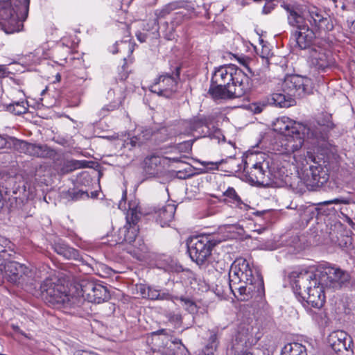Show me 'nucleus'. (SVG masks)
Segmentation results:
<instances>
[{"label": "nucleus", "mask_w": 355, "mask_h": 355, "mask_svg": "<svg viewBox=\"0 0 355 355\" xmlns=\"http://www.w3.org/2000/svg\"><path fill=\"white\" fill-rule=\"evenodd\" d=\"M294 293L315 308L324 303V288L338 289L349 282L345 270L329 263L321 264L315 270L297 269L289 274Z\"/></svg>", "instance_id": "obj_1"}, {"label": "nucleus", "mask_w": 355, "mask_h": 355, "mask_svg": "<svg viewBox=\"0 0 355 355\" xmlns=\"http://www.w3.org/2000/svg\"><path fill=\"white\" fill-rule=\"evenodd\" d=\"M252 88L249 76L234 64L216 67L211 73V85L206 94L214 101L240 98Z\"/></svg>", "instance_id": "obj_2"}, {"label": "nucleus", "mask_w": 355, "mask_h": 355, "mask_svg": "<svg viewBox=\"0 0 355 355\" xmlns=\"http://www.w3.org/2000/svg\"><path fill=\"white\" fill-rule=\"evenodd\" d=\"M52 278L45 279L41 284L40 291L42 298L56 309H63L72 315H81L80 308L89 300L91 295L94 294L97 283L89 279H83L79 286L82 297L70 295L66 292L65 287L57 284Z\"/></svg>", "instance_id": "obj_3"}, {"label": "nucleus", "mask_w": 355, "mask_h": 355, "mask_svg": "<svg viewBox=\"0 0 355 355\" xmlns=\"http://www.w3.org/2000/svg\"><path fill=\"white\" fill-rule=\"evenodd\" d=\"M229 286L232 292L237 291L241 301L254 298L261 300L264 295L263 278L256 269L244 258H237L229 271Z\"/></svg>", "instance_id": "obj_4"}, {"label": "nucleus", "mask_w": 355, "mask_h": 355, "mask_svg": "<svg viewBox=\"0 0 355 355\" xmlns=\"http://www.w3.org/2000/svg\"><path fill=\"white\" fill-rule=\"evenodd\" d=\"M30 0H0V30L7 34L22 30Z\"/></svg>", "instance_id": "obj_5"}, {"label": "nucleus", "mask_w": 355, "mask_h": 355, "mask_svg": "<svg viewBox=\"0 0 355 355\" xmlns=\"http://www.w3.org/2000/svg\"><path fill=\"white\" fill-rule=\"evenodd\" d=\"M244 171L248 180L253 184H260L264 187H279L286 181L280 172H275L269 167L267 161L259 162L253 164L250 171Z\"/></svg>", "instance_id": "obj_6"}, {"label": "nucleus", "mask_w": 355, "mask_h": 355, "mask_svg": "<svg viewBox=\"0 0 355 355\" xmlns=\"http://www.w3.org/2000/svg\"><path fill=\"white\" fill-rule=\"evenodd\" d=\"M304 125L307 139H311V143L314 144L326 141L328 139L329 132L336 128L331 114L327 112L322 113L315 123Z\"/></svg>", "instance_id": "obj_7"}, {"label": "nucleus", "mask_w": 355, "mask_h": 355, "mask_svg": "<svg viewBox=\"0 0 355 355\" xmlns=\"http://www.w3.org/2000/svg\"><path fill=\"white\" fill-rule=\"evenodd\" d=\"M0 266V277L14 284H24L33 277L32 269L17 261L1 262Z\"/></svg>", "instance_id": "obj_8"}, {"label": "nucleus", "mask_w": 355, "mask_h": 355, "mask_svg": "<svg viewBox=\"0 0 355 355\" xmlns=\"http://www.w3.org/2000/svg\"><path fill=\"white\" fill-rule=\"evenodd\" d=\"M311 80L297 75L286 76L282 83V90L289 96L302 97L311 91Z\"/></svg>", "instance_id": "obj_9"}, {"label": "nucleus", "mask_w": 355, "mask_h": 355, "mask_svg": "<svg viewBox=\"0 0 355 355\" xmlns=\"http://www.w3.org/2000/svg\"><path fill=\"white\" fill-rule=\"evenodd\" d=\"M180 67H175V73L172 75L160 76L150 86V90L159 96L170 97L176 89L178 80L180 78Z\"/></svg>", "instance_id": "obj_10"}, {"label": "nucleus", "mask_w": 355, "mask_h": 355, "mask_svg": "<svg viewBox=\"0 0 355 355\" xmlns=\"http://www.w3.org/2000/svg\"><path fill=\"white\" fill-rule=\"evenodd\" d=\"M305 139H307L306 131L291 132L284 136L282 140V146L284 148V153L286 154H293V159L296 162H300L302 159L297 153L301 150Z\"/></svg>", "instance_id": "obj_11"}, {"label": "nucleus", "mask_w": 355, "mask_h": 355, "mask_svg": "<svg viewBox=\"0 0 355 355\" xmlns=\"http://www.w3.org/2000/svg\"><path fill=\"white\" fill-rule=\"evenodd\" d=\"M332 349L338 355H353L354 341L351 336L344 331L332 332L328 338Z\"/></svg>", "instance_id": "obj_12"}, {"label": "nucleus", "mask_w": 355, "mask_h": 355, "mask_svg": "<svg viewBox=\"0 0 355 355\" xmlns=\"http://www.w3.org/2000/svg\"><path fill=\"white\" fill-rule=\"evenodd\" d=\"M327 169L320 164L311 165L304 173L303 180L306 188L315 190L323 186L329 180Z\"/></svg>", "instance_id": "obj_13"}, {"label": "nucleus", "mask_w": 355, "mask_h": 355, "mask_svg": "<svg viewBox=\"0 0 355 355\" xmlns=\"http://www.w3.org/2000/svg\"><path fill=\"white\" fill-rule=\"evenodd\" d=\"M309 62L318 71H325L333 64L331 53L320 44H314L309 51Z\"/></svg>", "instance_id": "obj_14"}, {"label": "nucleus", "mask_w": 355, "mask_h": 355, "mask_svg": "<svg viewBox=\"0 0 355 355\" xmlns=\"http://www.w3.org/2000/svg\"><path fill=\"white\" fill-rule=\"evenodd\" d=\"M19 143V150L21 153L40 158H53L56 155L54 149L45 144H37L28 143L26 141L20 140Z\"/></svg>", "instance_id": "obj_15"}, {"label": "nucleus", "mask_w": 355, "mask_h": 355, "mask_svg": "<svg viewBox=\"0 0 355 355\" xmlns=\"http://www.w3.org/2000/svg\"><path fill=\"white\" fill-rule=\"evenodd\" d=\"M306 17L310 24L316 29L329 31L332 28L327 14L317 7H309Z\"/></svg>", "instance_id": "obj_16"}, {"label": "nucleus", "mask_w": 355, "mask_h": 355, "mask_svg": "<svg viewBox=\"0 0 355 355\" xmlns=\"http://www.w3.org/2000/svg\"><path fill=\"white\" fill-rule=\"evenodd\" d=\"M163 159L159 156L151 155L144 161V171L148 178L159 177L164 173Z\"/></svg>", "instance_id": "obj_17"}, {"label": "nucleus", "mask_w": 355, "mask_h": 355, "mask_svg": "<svg viewBox=\"0 0 355 355\" xmlns=\"http://www.w3.org/2000/svg\"><path fill=\"white\" fill-rule=\"evenodd\" d=\"M274 130L284 136L293 131H306L304 124L297 123L286 116H282L277 119L274 123Z\"/></svg>", "instance_id": "obj_18"}, {"label": "nucleus", "mask_w": 355, "mask_h": 355, "mask_svg": "<svg viewBox=\"0 0 355 355\" xmlns=\"http://www.w3.org/2000/svg\"><path fill=\"white\" fill-rule=\"evenodd\" d=\"M284 8L287 12V20L291 26L296 28L297 31L308 27L306 17L301 14L299 9L290 5H285Z\"/></svg>", "instance_id": "obj_19"}, {"label": "nucleus", "mask_w": 355, "mask_h": 355, "mask_svg": "<svg viewBox=\"0 0 355 355\" xmlns=\"http://www.w3.org/2000/svg\"><path fill=\"white\" fill-rule=\"evenodd\" d=\"M294 36L297 45L301 49H309L310 51L311 46L319 44L313 42L315 35L313 31L309 28V26L304 29L296 31Z\"/></svg>", "instance_id": "obj_20"}, {"label": "nucleus", "mask_w": 355, "mask_h": 355, "mask_svg": "<svg viewBox=\"0 0 355 355\" xmlns=\"http://www.w3.org/2000/svg\"><path fill=\"white\" fill-rule=\"evenodd\" d=\"M252 345L250 336L239 333L232 342L231 352L234 355H252L248 352V348Z\"/></svg>", "instance_id": "obj_21"}, {"label": "nucleus", "mask_w": 355, "mask_h": 355, "mask_svg": "<svg viewBox=\"0 0 355 355\" xmlns=\"http://www.w3.org/2000/svg\"><path fill=\"white\" fill-rule=\"evenodd\" d=\"M176 211V205L168 204L162 208L155 210L156 221L162 226L169 225V223L173 220Z\"/></svg>", "instance_id": "obj_22"}, {"label": "nucleus", "mask_w": 355, "mask_h": 355, "mask_svg": "<svg viewBox=\"0 0 355 355\" xmlns=\"http://www.w3.org/2000/svg\"><path fill=\"white\" fill-rule=\"evenodd\" d=\"M261 62L263 65V67L259 69H256L254 71H252L250 69H248V71L252 74V80L250 81L251 84L254 83L257 85H261L266 83L268 80V67H269V60L267 56L261 55Z\"/></svg>", "instance_id": "obj_23"}, {"label": "nucleus", "mask_w": 355, "mask_h": 355, "mask_svg": "<svg viewBox=\"0 0 355 355\" xmlns=\"http://www.w3.org/2000/svg\"><path fill=\"white\" fill-rule=\"evenodd\" d=\"M53 248L58 254L62 255L67 259L78 260L80 254L78 250L69 246L64 241L59 239L55 241Z\"/></svg>", "instance_id": "obj_24"}, {"label": "nucleus", "mask_w": 355, "mask_h": 355, "mask_svg": "<svg viewBox=\"0 0 355 355\" xmlns=\"http://www.w3.org/2000/svg\"><path fill=\"white\" fill-rule=\"evenodd\" d=\"M138 232V226L125 224L123 227L119 230L116 242L118 243H132L135 241Z\"/></svg>", "instance_id": "obj_25"}, {"label": "nucleus", "mask_w": 355, "mask_h": 355, "mask_svg": "<svg viewBox=\"0 0 355 355\" xmlns=\"http://www.w3.org/2000/svg\"><path fill=\"white\" fill-rule=\"evenodd\" d=\"M214 125H207L201 120V138L209 137L213 141L217 144L220 143V139L225 141V137L219 130L214 129Z\"/></svg>", "instance_id": "obj_26"}, {"label": "nucleus", "mask_w": 355, "mask_h": 355, "mask_svg": "<svg viewBox=\"0 0 355 355\" xmlns=\"http://www.w3.org/2000/svg\"><path fill=\"white\" fill-rule=\"evenodd\" d=\"M268 103H269L270 105L280 107H288L293 104L294 100L286 93H275L272 94L271 96L268 98Z\"/></svg>", "instance_id": "obj_27"}, {"label": "nucleus", "mask_w": 355, "mask_h": 355, "mask_svg": "<svg viewBox=\"0 0 355 355\" xmlns=\"http://www.w3.org/2000/svg\"><path fill=\"white\" fill-rule=\"evenodd\" d=\"M198 243L200 240L198 235L191 236L187 241V252L191 259L198 265L200 264V253L197 247Z\"/></svg>", "instance_id": "obj_28"}, {"label": "nucleus", "mask_w": 355, "mask_h": 355, "mask_svg": "<svg viewBox=\"0 0 355 355\" xmlns=\"http://www.w3.org/2000/svg\"><path fill=\"white\" fill-rule=\"evenodd\" d=\"M13 244L7 239L0 236V263L8 261L15 254L13 250Z\"/></svg>", "instance_id": "obj_29"}, {"label": "nucleus", "mask_w": 355, "mask_h": 355, "mask_svg": "<svg viewBox=\"0 0 355 355\" xmlns=\"http://www.w3.org/2000/svg\"><path fill=\"white\" fill-rule=\"evenodd\" d=\"M182 3L179 2H171L161 9H157L155 11V19H154V25L158 28V20L166 17V15H169L172 11L180 8Z\"/></svg>", "instance_id": "obj_30"}, {"label": "nucleus", "mask_w": 355, "mask_h": 355, "mask_svg": "<svg viewBox=\"0 0 355 355\" xmlns=\"http://www.w3.org/2000/svg\"><path fill=\"white\" fill-rule=\"evenodd\" d=\"M109 298L110 293L107 288L100 284H97L96 292L90 295L88 302L99 304L107 300Z\"/></svg>", "instance_id": "obj_31"}, {"label": "nucleus", "mask_w": 355, "mask_h": 355, "mask_svg": "<svg viewBox=\"0 0 355 355\" xmlns=\"http://www.w3.org/2000/svg\"><path fill=\"white\" fill-rule=\"evenodd\" d=\"M282 355H307V354L304 345L298 343H291L283 347Z\"/></svg>", "instance_id": "obj_32"}, {"label": "nucleus", "mask_w": 355, "mask_h": 355, "mask_svg": "<svg viewBox=\"0 0 355 355\" xmlns=\"http://www.w3.org/2000/svg\"><path fill=\"white\" fill-rule=\"evenodd\" d=\"M200 243L201 244H204L203 248L201 249V257L207 259V258L211 254L212 248L217 244V241L209 238V235L201 233Z\"/></svg>", "instance_id": "obj_33"}, {"label": "nucleus", "mask_w": 355, "mask_h": 355, "mask_svg": "<svg viewBox=\"0 0 355 355\" xmlns=\"http://www.w3.org/2000/svg\"><path fill=\"white\" fill-rule=\"evenodd\" d=\"M27 101H17L6 105V110L15 115L25 114L28 111Z\"/></svg>", "instance_id": "obj_34"}, {"label": "nucleus", "mask_w": 355, "mask_h": 355, "mask_svg": "<svg viewBox=\"0 0 355 355\" xmlns=\"http://www.w3.org/2000/svg\"><path fill=\"white\" fill-rule=\"evenodd\" d=\"M224 195L232 199V202L235 203L236 207L241 209L248 210L250 207L248 205L242 202L240 197L237 195L235 189L232 187H229L224 193Z\"/></svg>", "instance_id": "obj_35"}, {"label": "nucleus", "mask_w": 355, "mask_h": 355, "mask_svg": "<svg viewBox=\"0 0 355 355\" xmlns=\"http://www.w3.org/2000/svg\"><path fill=\"white\" fill-rule=\"evenodd\" d=\"M175 300H179L183 308L189 313L194 314L198 312V306L196 302L189 297H175Z\"/></svg>", "instance_id": "obj_36"}, {"label": "nucleus", "mask_w": 355, "mask_h": 355, "mask_svg": "<svg viewBox=\"0 0 355 355\" xmlns=\"http://www.w3.org/2000/svg\"><path fill=\"white\" fill-rule=\"evenodd\" d=\"M17 141H20V140L6 135H0V150L9 149L12 146L19 149V143Z\"/></svg>", "instance_id": "obj_37"}, {"label": "nucleus", "mask_w": 355, "mask_h": 355, "mask_svg": "<svg viewBox=\"0 0 355 355\" xmlns=\"http://www.w3.org/2000/svg\"><path fill=\"white\" fill-rule=\"evenodd\" d=\"M218 346L217 336L214 331L210 332L208 343L206 344L203 351L204 355H214Z\"/></svg>", "instance_id": "obj_38"}, {"label": "nucleus", "mask_w": 355, "mask_h": 355, "mask_svg": "<svg viewBox=\"0 0 355 355\" xmlns=\"http://www.w3.org/2000/svg\"><path fill=\"white\" fill-rule=\"evenodd\" d=\"M85 166L84 162L71 159L64 162L61 170L64 173H69L76 169L84 168Z\"/></svg>", "instance_id": "obj_39"}, {"label": "nucleus", "mask_w": 355, "mask_h": 355, "mask_svg": "<svg viewBox=\"0 0 355 355\" xmlns=\"http://www.w3.org/2000/svg\"><path fill=\"white\" fill-rule=\"evenodd\" d=\"M123 100V97L122 96V95H120V96L116 100L102 107V109L100 111V115L102 116H105L107 114V113L117 110L122 104Z\"/></svg>", "instance_id": "obj_40"}, {"label": "nucleus", "mask_w": 355, "mask_h": 355, "mask_svg": "<svg viewBox=\"0 0 355 355\" xmlns=\"http://www.w3.org/2000/svg\"><path fill=\"white\" fill-rule=\"evenodd\" d=\"M141 214L137 209H130L126 216V224L138 226L137 223L140 220Z\"/></svg>", "instance_id": "obj_41"}, {"label": "nucleus", "mask_w": 355, "mask_h": 355, "mask_svg": "<svg viewBox=\"0 0 355 355\" xmlns=\"http://www.w3.org/2000/svg\"><path fill=\"white\" fill-rule=\"evenodd\" d=\"M224 162V159H220V161L217 162L201 161V173L217 170L218 168L219 165L223 163Z\"/></svg>", "instance_id": "obj_42"}, {"label": "nucleus", "mask_w": 355, "mask_h": 355, "mask_svg": "<svg viewBox=\"0 0 355 355\" xmlns=\"http://www.w3.org/2000/svg\"><path fill=\"white\" fill-rule=\"evenodd\" d=\"M140 292L143 297H147L152 300H158L159 296V291L150 287L141 286Z\"/></svg>", "instance_id": "obj_43"}, {"label": "nucleus", "mask_w": 355, "mask_h": 355, "mask_svg": "<svg viewBox=\"0 0 355 355\" xmlns=\"http://www.w3.org/2000/svg\"><path fill=\"white\" fill-rule=\"evenodd\" d=\"M209 285L207 284V283L205 282V289L207 292L206 295L208 298L211 300V301L209 302L208 304H204V306L207 307L206 312L208 311V309H212L214 308V302L216 299V295L213 291H209ZM204 288V286L201 284V291Z\"/></svg>", "instance_id": "obj_44"}, {"label": "nucleus", "mask_w": 355, "mask_h": 355, "mask_svg": "<svg viewBox=\"0 0 355 355\" xmlns=\"http://www.w3.org/2000/svg\"><path fill=\"white\" fill-rule=\"evenodd\" d=\"M270 105L269 103H268L267 100H263L262 101H259L256 103H253L250 104V110L254 112V114H259L261 113L263 109L268 105Z\"/></svg>", "instance_id": "obj_45"}, {"label": "nucleus", "mask_w": 355, "mask_h": 355, "mask_svg": "<svg viewBox=\"0 0 355 355\" xmlns=\"http://www.w3.org/2000/svg\"><path fill=\"white\" fill-rule=\"evenodd\" d=\"M338 245L343 250H347L352 245V238L347 236H341L338 239Z\"/></svg>", "instance_id": "obj_46"}, {"label": "nucleus", "mask_w": 355, "mask_h": 355, "mask_svg": "<svg viewBox=\"0 0 355 355\" xmlns=\"http://www.w3.org/2000/svg\"><path fill=\"white\" fill-rule=\"evenodd\" d=\"M352 199L351 198H336L333 200L326 201L324 203L326 205L330 204H344V205H349L352 202Z\"/></svg>", "instance_id": "obj_47"}, {"label": "nucleus", "mask_w": 355, "mask_h": 355, "mask_svg": "<svg viewBox=\"0 0 355 355\" xmlns=\"http://www.w3.org/2000/svg\"><path fill=\"white\" fill-rule=\"evenodd\" d=\"M72 198L74 200L88 199L89 196L87 191L78 190L72 193Z\"/></svg>", "instance_id": "obj_48"}, {"label": "nucleus", "mask_w": 355, "mask_h": 355, "mask_svg": "<svg viewBox=\"0 0 355 355\" xmlns=\"http://www.w3.org/2000/svg\"><path fill=\"white\" fill-rule=\"evenodd\" d=\"M178 149L182 152H188L191 148V143L190 141H184L177 144Z\"/></svg>", "instance_id": "obj_49"}, {"label": "nucleus", "mask_w": 355, "mask_h": 355, "mask_svg": "<svg viewBox=\"0 0 355 355\" xmlns=\"http://www.w3.org/2000/svg\"><path fill=\"white\" fill-rule=\"evenodd\" d=\"M223 148L225 150H229V155H225L227 157L233 158L235 155V147L232 143L224 144Z\"/></svg>", "instance_id": "obj_50"}, {"label": "nucleus", "mask_w": 355, "mask_h": 355, "mask_svg": "<svg viewBox=\"0 0 355 355\" xmlns=\"http://www.w3.org/2000/svg\"><path fill=\"white\" fill-rule=\"evenodd\" d=\"M142 142V139L141 138V136L139 135L132 137L129 141L126 142V145L128 146V144H130L131 147H135Z\"/></svg>", "instance_id": "obj_51"}, {"label": "nucleus", "mask_w": 355, "mask_h": 355, "mask_svg": "<svg viewBox=\"0 0 355 355\" xmlns=\"http://www.w3.org/2000/svg\"><path fill=\"white\" fill-rule=\"evenodd\" d=\"M158 300H175V297L173 296H171V295H169L168 293H161L159 292V296L158 297Z\"/></svg>", "instance_id": "obj_52"}, {"label": "nucleus", "mask_w": 355, "mask_h": 355, "mask_svg": "<svg viewBox=\"0 0 355 355\" xmlns=\"http://www.w3.org/2000/svg\"><path fill=\"white\" fill-rule=\"evenodd\" d=\"M142 140H147L152 136V130L150 129L146 128L141 131Z\"/></svg>", "instance_id": "obj_53"}, {"label": "nucleus", "mask_w": 355, "mask_h": 355, "mask_svg": "<svg viewBox=\"0 0 355 355\" xmlns=\"http://www.w3.org/2000/svg\"><path fill=\"white\" fill-rule=\"evenodd\" d=\"M164 37L167 40H173L175 39V33H174V30H173V28H171V29L168 31V32L166 33V34L164 35Z\"/></svg>", "instance_id": "obj_54"}, {"label": "nucleus", "mask_w": 355, "mask_h": 355, "mask_svg": "<svg viewBox=\"0 0 355 355\" xmlns=\"http://www.w3.org/2000/svg\"><path fill=\"white\" fill-rule=\"evenodd\" d=\"M169 319L171 321L179 322L182 320V315L180 314L170 313Z\"/></svg>", "instance_id": "obj_55"}, {"label": "nucleus", "mask_w": 355, "mask_h": 355, "mask_svg": "<svg viewBox=\"0 0 355 355\" xmlns=\"http://www.w3.org/2000/svg\"><path fill=\"white\" fill-rule=\"evenodd\" d=\"M125 63H124V64L122 66V69L124 70V67H125ZM128 76V73L127 71H123L122 73H119V79L121 80H125Z\"/></svg>", "instance_id": "obj_56"}, {"label": "nucleus", "mask_w": 355, "mask_h": 355, "mask_svg": "<svg viewBox=\"0 0 355 355\" xmlns=\"http://www.w3.org/2000/svg\"><path fill=\"white\" fill-rule=\"evenodd\" d=\"M269 55H270V51L266 47H263L261 54L260 55V57L261 55H265L268 57V59L269 60Z\"/></svg>", "instance_id": "obj_57"}, {"label": "nucleus", "mask_w": 355, "mask_h": 355, "mask_svg": "<svg viewBox=\"0 0 355 355\" xmlns=\"http://www.w3.org/2000/svg\"><path fill=\"white\" fill-rule=\"evenodd\" d=\"M76 355H98V354L94 352H92L83 351L81 352L77 353Z\"/></svg>", "instance_id": "obj_58"}, {"label": "nucleus", "mask_w": 355, "mask_h": 355, "mask_svg": "<svg viewBox=\"0 0 355 355\" xmlns=\"http://www.w3.org/2000/svg\"><path fill=\"white\" fill-rule=\"evenodd\" d=\"M137 39L141 42H144L146 41V35L145 34L139 33V34L137 35Z\"/></svg>", "instance_id": "obj_59"}, {"label": "nucleus", "mask_w": 355, "mask_h": 355, "mask_svg": "<svg viewBox=\"0 0 355 355\" xmlns=\"http://www.w3.org/2000/svg\"><path fill=\"white\" fill-rule=\"evenodd\" d=\"M6 69L3 66L0 65V77H3L6 75Z\"/></svg>", "instance_id": "obj_60"}, {"label": "nucleus", "mask_w": 355, "mask_h": 355, "mask_svg": "<svg viewBox=\"0 0 355 355\" xmlns=\"http://www.w3.org/2000/svg\"><path fill=\"white\" fill-rule=\"evenodd\" d=\"M121 45L124 48L128 47L129 50H130V44H128L127 42H121Z\"/></svg>", "instance_id": "obj_61"}, {"label": "nucleus", "mask_w": 355, "mask_h": 355, "mask_svg": "<svg viewBox=\"0 0 355 355\" xmlns=\"http://www.w3.org/2000/svg\"><path fill=\"white\" fill-rule=\"evenodd\" d=\"M165 331H166L165 329H159V330L157 331L156 332H155V334L157 335H160V334H164L165 333Z\"/></svg>", "instance_id": "obj_62"}, {"label": "nucleus", "mask_w": 355, "mask_h": 355, "mask_svg": "<svg viewBox=\"0 0 355 355\" xmlns=\"http://www.w3.org/2000/svg\"><path fill=\"white\" fill-rule=\"evenodd\" d=\"M203 8L205 9V12H207V18L209 19L210 18V17L209 16V12H208V8H207V6L205 5L203 6Z\"/></svg>", "instance_id": "obj_63"}, {"label": "nucleus", "mask_w": 355, "mask_h": 355, "mask_svg": "<svg viewBox=\"0 0 355 355\" xmlns=\"http://www.w3.org/2000/svg\"><path fill=\"white\" fill-rule=\"evenodd\" d=\"M171 159L175 162H181V157H172Z\"/></svg>", "instance_id": "obj_64"}]
</instances>
